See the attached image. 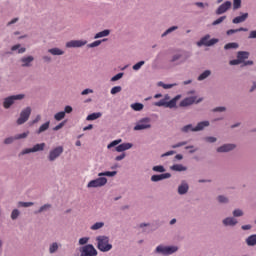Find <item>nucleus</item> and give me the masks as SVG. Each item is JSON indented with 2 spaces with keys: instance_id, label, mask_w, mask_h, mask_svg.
<instances>
[{
  "instance_id": "1",
  "label": "nucleus",
  "mask_w": 256,
  "mask_h": 256,
  "mask_svg": "<svg viewBox=\"0 0 256 256\" xmlns=\"http://www.w3.org/2000/svg\"><path fill=\"white\" fill-rule=\"evenodd\" d=\"M117 175V171H104L99 172L98 177L95 179L90 180L86 187L87 189H101L102 187H105L107 183H109V180L107 177H115Z\"/></svg>"
},
{
  "instance_id": "2",
  "label": "nucleus",
  "mask_w": 256,
  "mask_h": 256,
  "mask_svg": "<svg viewBox=\"0 0 256 256\" xmlns=\"http://www.w3.org/2000/svg\"><path fill=\"white\" fill-rule=\"evenodd\" d=\"M181 94L176 95L174 98L166 94L163 99L154 102V107H165L166 109H177V102L181 99ZM171 99V100H170Z\"/></svg>"
},
{
  "instance_id": "3",
  "label": "nucleus",
  "mask_w": 256,
  "mask_h": 256,
  "mask_svg": "<svg viewBox=\"0 0 256 256\" xmlns=\"http://www.w3.org/2000/svg\"><path fill=\"white\" fill-rule=\"evenodd\" d=\"M115 147V151L117 153H125V151H129V149H133V143L124 142L121 138L113 140L107 145V149L111 151Z\"/></svg>"
},
{
  "instance_id": "4",
  "label": "nucleus",
  "mask_w": 256,
  "mask_h": 256,
  "mask_svg": "<svg viewBox=\"0 0 256 256\" xmlns=\"http://www.w3.org/2000/svg\"><path fill=\"white\" fill-rule=\"evenodd\" d=\"M96 247L101 253H109L113 249V244H111L109 236L107 235H98L95 238Z\"/></svg>"
},
{
  "instance_id": "5",
  "label": "nucleus",
  "mask_w": 256,
  "mask_h": 256,
  "mask_svg": "<svg viewBox=\"0 0 256 256\" xmlns=\"http://www.w3.org/2000/svg\"><path fill=\"white\" fill-rule=\"evenodd\" d=\"M195 90H190L187 92V95H192L184 98L179 103V107H191V105H198V103H201L203 101V98L198 97L195 95Z\"/></svg>"
},
{
  "instance_id": "6",
  "label": "nucleus",
  "mask_w": 256,
  "mask_h": 256,
  "mask_svg": "<svg viewBox=\"0 0 256 256\" xmlns=\"http://www.w3.org/2000/svg\"><path fill=\"white\" fill-rule=\"evenodd\" d=\"M179 251V246L177 245H163L160 244L156 246L154 253L158 255H164V256H169V255H174V253H177Z\"/></svg>"
},
{
  "instance_id": "7",
  "label": "nucleus",
  "mask_w": 256,
  "mask_h": 256,
  "mask_svg": "<svg viewBox=\"0 0 256 256\" xmlns=\"http://www.w3.org/2000/svg\"><path fill=\"white\" fill-rule=\"evenodd\" d=\"M25 94H16L10 95L3 99L2 107L3 109H11V106L15 103V101H23L25 99Z\"/></svg>"
},
{
  "instance_id": "8",
  "label": "nucleus",
  "mask_w": 256,
  "mask_h": 256,
  "mask_svg": "<svg viewBox=\"0 0 256 256\" xmlns=\"http://www.w3.org/2000/svg\"><path fill=\"white\" fill-rule=\"evenodd\" d=\"M32 111L33 110L29 106L24 108L20 112V115H19L18 119L16 120V125H25V123H27L29 121Z\"/></svg>"
},
{
  "instance_id": "9",
  "label": "nucleus",
  "mask_w": 256,
  "mask_h": 256,
  "mask_svg": "<svg viewBox=\"0 0 256 256\" xmlns=\"http://www.w3.org/2000/svg\"><path fill=\"white\" fill-rule=\"evenodd\" d=\"M135 131H145L151 129V118L145 117L138 120L133 128Z\"/></svg>"
},
{
  "instance_id": "10",
  "label": "nucleus",
  "mask_w": 256,
  "mask_h": 256,
  "mask_svg": "<svg viewBox=\"0 0 256 256\" xmlns=\"http://www.w3.org/2000/svg\"><path fill=\"white\" fill-rule=\"evenodd\" d=\"M63 151L64 148L63 146H56L54 148H52L47 156V159L50 163L55 162L56 159H59V157H61V155H63Z\"/></svg>"
},
{
  "instance_id": "11",
  "label": "nucleus",
  "mask_w": 256,
  "mask_h": 256,
  "mask_svg": "<svg viewBox=\"0 0 256 256\" xmlns=\"http://www.w3.org/2000/svg\"><path fill=\"white\" fill-rule=\"evenodd\" d=\"M80 256H97L99 252L93 244H87L79 248Z\"/></svg>"
},
{
  "instance_id": "12",
  "label": "nucleus",
  "mask_w": 256,
  "mask_h": 256,
  "mask_svg": "<svg viewBox=\"0 0 256 256\" xmlns=\"http://www.w3.org/2000/svg\"><path fill=\"white\" fill-rule=\"evenodd\" d=\"M216 43H219V39L213 38L211 39V35L207 34L203 36L200 41L197 42L198 47H213V45H216Z\"/></svg>"
},
{
  "instance_id": "13",
  "label": "nucleus",
  "mask_w": 256,
  "mask_h": 256,
  "mask_svg": "<svg viewBox=\"0 0 256 256\" xmlns=\"http://www.w3.org/2000/svg\"><path fill=\"white\" fill-rule=\"evenodd\" d=\"M34 61H35V57L33 55H25L19 59V65L23 69H29L33 67Z\"/></svg>"
},
{
  "instance_id": "14",
  "label": "nucleus",
  "mask_w": 256,
  "mask_h": 256,
  "mask_svg": "<svg viewBox=\"0 0 256 256\" xmlns=\"http://www.w3.org/2000/svg\"><path fill=\"white\" fill-rule=\"evenodd\" d=\"M89 43L86 39L80 40H70L66 42L65 47L66 49H81V47H85Z\"/></svg>"
},
{
  "instance_id": "15",
  "label": "nucleus",
  "mask_w": 256,
  "mask_h": 256,
  "mask_svg": "<svg viewBox=\"0 0 256 256\" xmlns=\"http://www.w3.org/2000/svg\"><path fill=\"white\" fill-rule=\"evenodd\" d=\"M45 143H37L31 148H25L21 151V155H30V153H39V151H45Z\"/></svg>"
},
{
  "instance_id": "16",
  "label": "nucleus",
  "mask_w": 256,
  "mask_h": 256,
  "mask_svg": "<svg viewBox=\"0 0 256 256\" xmlns=\"http://www.w3.org/2000/svg\"><path fill=\"white\" fill-rule=\"evenodd\" d=\"M237 149V144L226 143L216 148V153H231Z\"/></svg>"
},
{
  "instance_id": "17",
  "label": "nucleus",
  "mask_w": 256,
  "mask_h": 256,
  "mask_svg": "<svg viewBox=\"0 0 256 256\" xmlns=\"http://www.w3.org/2000/svg\"><path fill=\"white\" fill-rule=\"evenodd\" d=\"M222 225L223 227H237V225H239V220L234 218V216H227L222 219Z\"/></svg>"
},
{
  "instance_id": "18",
  "label": "nucleus",
  "mask_w": 256,
  "mask_h": 256,
  "mask_svg": "<svg viewBox=\"0 0 256 256\" xmlns=\"http://www.w3.org/2000/svg\"><path fill=\"white\" fill-rule=\"evenodd\" d=\"M178 195H187L189 193V182L182 180L177 187Z\"/></svg>"
},
{
  "instance_id": "19",
  "label": "nucleus",
  "mask_w": 256,
  "mask_h": 256,
  "mask_svg": "<svg viewBox=\"0 0 256 256\" xmlns=\"http://www.w3.org/2000/svg\"><path fill=\"white\" fill-rule=\"evenodd\" d=\"M165 179H171V173L152 175L150 181H152V183H159V181H163Z\"/></svg>"
},
{
  "instance_id": "20",
  "label": "nucleus",
  "mask_w": 256,
  "mask_h": 256,
  "mask_svg": "<svg viewBox=\"0 0 256 256\" xmlns=\"http://www.w3.org/2000/svg\"><path fill=\"white\" fill-rule=\"evenodd\" d=\"M232 5L233 4L231 3V1L224 2L222 5L218 7V9H216V15H223V13H227V11L231 9Z\"/></svg>"
},
{
  "instance_id": "21",
  "label": "nucleus",
  "mask_w": 256,
  "mask_h": 256,
  "mask_svg": "<svg viewBox=\"0 0 256 256\" xmlns=\"http://www.w3.org/2000/svg\"><path fill=\"white\" fill-rule=\"evenodd\" d=\"M247 19H249V13L240 12V15L235 17L232 20V23H234V25H239V23H245V21H247Z\"/></svg>"
},
{
  "instance_id": "22",
  "label": "nucleus",
  "mask_w": 256,
  "mask_h": 256,
  "mask_svg": "<svg viewBox=\"0 0 256 256\" xmlns=\"http://www.w3.org/2000/svg\"><path fill=\"white\" fill-rule=\"evenodd\" d=\"M47 53H49L53 57H61V56L65 55V50H63L62 48H59V47H52L47 50Z\"/></svg>"
},
{
  "instance_id": "23",
  "label": "nucleus",
  "mask_w": 256,
  "mask_h": 256,
  "mask_svg": "<svg viewBox=\"0 0 256 256\" xmlns=\"http://www.w3.org/2000/svg\"><path fill=\"white\" fill-rule=\"evenodd\" d=\"M10 51L12 53H18V55H23V53H26L27 48L23 47L21 44H15L10 48Z\"/></svg>"
},
{
  "instance_id": "24",
  "label": "nucleus",
  "mask_w": 256,
  "mask_h": 256,
  "mask_svg": "<svg viewBox=\"0 0 256 256\" xmlns=\"http://www.w3.org/2000/svg\"><path fill=\"white\" fill-rule=\"evenodd\" d=\"M59 249H61V244L58 242H52L48 247V253L50 255H55Z\"/></svg>"
},
{
  "instance_id": "25",
  "label": "nucleus",
  "mask_w": 256,
  "mask_h": 256,
  "mask_svg": "<svg viewBox=\"0 0 256 256\" xmlns=\"http://www.w3.org/2000/svg\"><path fill=\"white\" fill-rule=\"evenodd\" d=\"M187 169V166L183 164H173L172 166H170V171H175L176 173H183L187 171Z\"/></svg>"
},
{
  "instance_id": "26",
  "label": "nucleus",
  "mask_w": 256,
  "mask_h": 256,
  "mask_svg": "<svg viewBox=\"0 0 256 256\" xmlns=\"http://www.w3.org/2000/svg\"><path fill=\"white\" fill-rule=\"evenodd\" d=\"M209 125H211L209 120L198 122L195 126L196 133H198L199 131H204L206 127H209Z\"/></svg>"
},
{
  "instance_id": "27",
  "label": "nucleus",
  "mask_w": 256,
  "mask_h": 256,
  "mask_svg": "<svg viewBox=\"0 0 256 256\" xmlns=\"http://www.w3.org/2000/svg\"><path fill=\"white\" fill-rule=\"evenodd\" d=\"M251 54L248 51H238L237 52V59L240 60V62L245 63L247 59H249V56Z\"/></svg>"
},
{
  "instance_id": "28",
  "label": "nucleus",
  "mask_w": 256,
  "mask_h": 256,
  "mask_svg": "<svg viewBox=\"0 0 256 256\" xmlns=\"http://www.w3.org/2000/svg\"><path fill=\"white\" fill-rule=\"evenodd\" d=\"M105 227L104 221H97L90 226V231H101Z\"/></svg>"
},
{
  "instance_id": "29",
  "label": "nucleus",
  "mask_w": 256,
  "mask_h": 256,
  "mask_svg": "<svg viewBox=\"0 0 256 256\" xmlns=\"http://www.w3.org/2000/svg\"><path fill=\"white\" fill-rule=\"evenodd\" d=\"M50 126H51V122H50V121H47V122L43 123V124L36 130L37 135H41V133H45V131H48Z\"/></svg>"
},
{
  "instance_id": "30",
  "label": "nucleus",
  "mask_w": 256,
  "mask_h": 256,
  "mask_svg": "<svg viewBox=\"0 0 256 256\" xmlns=\"http://www.w3.org/2000/svg\"><path fill=\"white\" fill-rule=\"evenodd\" d=\"M111 35V30L105 29L103 31L97 32L94 35V39H103L104 37H109Z\"/></svg>"
},
{
  "instance_id": "31",
  "label": "nucleus",
  "mask_w": 256,
  "mask_h": 256,
  "mask_svg": "<svg viewBox=\"0 0 256 256\" xmlns=\"http://www.w3.org/2000/svg\"><path fill=\"white\" fill-rule=\"evenodd\" d=\"M21 217V210L19 208L12 209L10 213V219L11 221H17Z\"/></svg>"
},
{
  "instance_id": "32",
  "label": "nucleus",
  "mask_w": 256,
  "mask_h": 256,
  "mask_svg": "<svg viewBox=\"0 0 256 256\" xmlns=\"http://www.w3.org/2000/svg\"><path fill=\"white\" fill-rule=\"evenodd\" d=\"M181 133H196V130H195V126H193V124H188V125H185L183 126L181 129H180Z\"/></svg>"
},
{
  "instance_id": "33",
  "label": "nucleus",
  "mask_w": 256,
  "mask_h": 256,
  "mask_svg": "<svg viewBox=\"0 0 256 256\" xmlns=\"http://www.w3.org/2000/svg\"><path fill=\"white\" fill-rule=\"evenodd\" d=\"M212 72L211 70H204L200 75L197 77V81H205V79H209L211 77Z\"/></svg>"
},
{
  "instance_id": "34",
  "label": "nucleus",
  "mask_w": 256,
  "mask_h": 256,
  "mask_svg": "<svg viewBox=\"0 0 256 256\" xmlns=\"http://www.w3.org/2000/svg\"><path fill=\"white\" fill-rule=\"evenodd\" d=\"M52 205L47 203V204H44L42 206H40V208L36 211V214H41V213H47V211H51L52 209Z\"/></svg>"
},
{
  "instance_id": "35",
  "label": "nucleus",
  "mask_w": 256,
  "mask_h": 256,
  "mask_svg": "<svg viewBox=\"0 0 256 256\" xmlns=\"http://www.w3.org/2000/svg\"><path fill=\"white\" fill-rule=\"evenodd\" d=\"M246 244L248 245V247H255L256 234L250 235L248 238H246Z\"/></svg>"
},
{
  "instance_id": "36",
  "label": "nucleus",
  "mask_w": 256,
  "mask_h": 256,
  "mask_svg": "<svg viewBox=\"0 0 256 256\" xmlns=\"http://www.w3.org/2000/svg\"><path fill=\"white\" fill-rule=\"evenodd\" d=\"M107 41V39H102V40H95L92 43L86 44L88 49H95L96 47H99L101 43Z\"/></svg>"
},
{
  "instance_id": "37",
  "label": "nucleus",
  "mask_w": 256,
  "mask_h": 256,
  "mask_svg": "<svg viewBox=\"0 0 256 256\" xmlns=\"http://www.w3.org/2000/svg\"><path fill=\"white\" fill-rule=\"evenodd\" d=\"M245 215V211L241 208H236L232 211V217L237 219V217H243Z\"/></svg>"
},
{
  "instance_id": "38",
  "label": "nucleus",
  "mask_w": 256,
  "mask_h": 256,
  "mask_svg": "<svg viewBox=\"0 0 256 256\" xmlns=\"http://www.w3.org/2000/svg\"><path fill=\"white\" fill-rule=\"evenodd\" d=\"M130 108L133 111H143V109L145 108V105H143V103L136 102V103H132L130 105Z\"/></svg>"
},
{
  "instance_id": "39",
  "label": "nucleus",
  "mask_w": 256,
  "mask_h": 256,
  "mask_svg": "<svg viewBox=\"0 0 256 256\" xmlns=\"http://www.w3.org/2000/svg\"><path fill=\"white\" fill-rule=\"evenodd\" d=\"M101 112H95L86 117V121H95L101 117Z\"/></svg>"
},
{
  "instance_id": "40",
  "label": "nucleus",
  "mask_w": 256,
  "mask_h": 256,
  "mask_svg": "<svg viewBox=\"0 0 256 256\" xmlns=\"http://www.w3.org/2000/svg\"><path fill=\"white\" fill-rule=\"evenodd\" d=\"M157 86L162 87V89H173V87H177V83L165 84L164 82L160 81L157 83Z\"/></svg>"
},
{
  "instance_id": "41",
  "label": "nucleus",
  "mask_w": 256,
  "mask_h": 256,
  "mask_svg": "<svg viewBox=\"0 0 256 256\" xmlns=\"http://www.w3.org/2000/svg\"><path fill=\"white\" fill-rule=\"evenodd\" d=\"M15 141H17L15 136H8V137L4 138L3 145H13L15 143Z\"/></svg>"
},
{
  "instance_id": "42",
  "label": "nucleus",
  "mask_w": 256,
  "mask_h": 256,
  "mask_svg": "<svg viewBox=\"0 0 256 256\" xmlns=\"http://www.w3.org/2000/svg\"><path fill=\"white\" fill-rule=\"evenodd\" d=\"M16 141H21L22 139H27L29 137V131H25L19 134H16L15 136Z\"/></svg>"
},
{
  "instance_id": "43",
  "label": "nucleus",
  "mask_w": 256,
  "mask_h": 256,
  "mask_svg": "<svg viewBox=\"0 0 256 256\" xmlns=\"http://www.w3.org/2000/svg\"><path fill=\"white\" fill-rule=\"evenodd\" d=\"M216 200L218 201V203H221L222 205H227V203H229V198L225 195L217 196Z\"/></svg>"
},
{
  "instance_id": "44",
  "label": "nucleus",
  "mask_w": 256,
  "mask_h": 256,
  "mask_svg": "<svg viewBox=\"0 0 256 256\" xmlns=\"http://www.w3.org/2000/svg\"><path fill=\"white\" fill-rule=\"evenodd\" d=\"M177 29H179V26H172L168 28L165 32H163L161 34V37H167V35H171V33H173V31H177Z\"/></svg>"
},
{
  "instance_id": "45",
  "label": "nucleus",
  "mask_w": 256,
  "mask_h": 256,
  "mask_svg": "<svg viewBox=\"0 0 256 256\" xmlns=\"http://www.w3.org/2000/svg\"><path fill=\"white\" fill-rule=\"evenodd\" d=\"M182 57H183V54L176 53V54L172 55V57L170 59V63H177V61H181Z\"/></svg>"
},
{
  "instance_id": "46",
  "label": "nucleus",
  "mask_w": 256,
  "mask_h": 256,
  "mask_svg": "<svg viewBox=\"0 0 256 256\" xmlns=\"http://www.w3.org/2000/svg\"><path fill=\"white\" fill-rule=\"evenodd\" d=\"M224 49L228 51L229 49H239V44L237 42H231L224 46Z\"/></svg>"
},
{
  "instance_id": "47",
  "label": "nucleus",
  "mask_w": 256,
  "mask_h": 256,
  "mask_svg": "<svg viewBox=\"0 0 256 256\" xmlns=\"http://www.w3.org/2000/svg\"><path fill=\"white\" fill-rule=\"evenodd\" d=\"M152 171H154L155 173H165V166L163 165H156L154 167H152Z\"/></svg>"
},
{
  "instance_id": "48",
  "label": "nucleus",
  "mask_w": 256,
  "mask_h": 256,
  "mask_svg": "<svg viewBox=\"0 0 256 256\" xmlns=\"http://www.w3.org/2000/svg\"><path fill=\"white\" fill-rule=\"evenodd\" d=\"M241 31H247V28L230 29L226 32V35H233L235 33L241 32Z\"/></svg>"
},
{
  "instance_id": "49",
  "label": "nucleus",
  "mask_w": 256,
  "mask_h": 256,
  "mask_svg": "<svg viewBox=\"0 0 256 256\" xmlns=\"http://www.w3.org/2000/svg\"><path fill=\"white\" fill-rule=\"evenodd\" d=\"M64 117H65V112H64V111L57 112V113L54 115L55 121H63V118H64Z\"/></svg>"
},
{
  "instance_id": "50",
  "label": "nucleus",
  "mask_w": 256,
  "mask_h": 256,
  "mask_svg": "<svg viewBox=\"0 0 256 256\" xmlns=\"http://www.w3.org/2000/svg\"><path fill=\"white\" fill-rule=\"evenodd\" d=\"M123 88L121 86H114L111 88L110 93L111 95H117V93H121Z\"/></svg>"
},
{
  "instance_id": "51",
  "label": "nucleus",
  "mask_w": 256,
  "mask_h": 256,
  "mask_svg": "<svg viewBox=\"0 0 256 256\" xmlns=\"http://www.w3.org/2000/svg\"><path fill=\"white\" fill-rule=\"evenodd\" d=\"M143 65H145V61H139L138 63L132 66V69L133 71H139L141 67H143Z\"/></svg>"
},
{
  "instance_id": "52",
  "label": "nucleus",
  "mask_w": 256,
  "mask_h": 256,
  "mask_svg": "<svg viewBox=\"0 0 256 256\" xmlns=\"http://www.w3.org/2000/svg\"><path fill=\"white\" fill-rule=\"evenodd\" d=\"M213 113H225L227 111V107L225 106H218L216 108H213Z\"/></svg>"
},
{
  "instance_id": "53",
  "label": "nucleus",
  "mask_w": 256,
  "mask_h": 256,
  "mask_svg": "<svg viewBox=\"0 0 256 256\" xmlns=\"http://www.w3.org/2000/svg\"><path fill=\"white\" fill-rule=\"evenodd\" d=\"M205 143H217V137L215 136H206L204 138Z\"/></svg>"
},
{
  "instance_id": "54",
  "label": "nucleus",
  "mask_w": 256,
  "mask_h": 256,
  "mask_svg": "<svg viewBox=\"0 0 256 256\" xmlns=\"http://www.w3.org/2000/svg\"><path fill=\"white\" fill-rule=\"evenodd\" d=\"M123 72H120V73H118V74H116L115 76H113L111 79H110V81L112 82V83H115V81H119V80H121V79H123Z\"/></svg>"
},
{
  "instance_id": "55",
  "label": "nucleus",
  "mask_w": 256,
  "mask_h": 256,
  "mask_svg": "<svg viewBox=\"0 0 256 256\" xmlns=\"http://www.w3.org/2000/svg\"><path fill=\"white\" fill-rule=\"evenodd\" d=\"M35 205V203L33 202H18V207H33Z\"/></svg>"
},
{
  "instance_id": "56",
  "label": "nucleus",
  "mask_w": 256,
  "mask_h": 256,
  "mask_svg": "<svg viewBox=\"0 0 256 256\" xmlns=\"http://www.w3.org/2000/svg\"><path fill=\"white\" fill-rule=\"evenodd\" d=\"M186 151H189V153L193 154V153H197V151H199V148L193 146V145H189L185 147Z\"/></svg>"
},
{
  "instance_id": "57",
  "label": "nucleus",
  "mask_w": 256,
  "mask_h": 256,
  "mask_svg": "<svg viewBox=\"0 0 256 256\" xmlns=\"http://www.w3.org/2000/svg\"><path fill=\"white\" fill-rule=\"evenodd\" d=\"M87 243H89V237H82L78 240V244L82 245L83 247H85Z\"/></svg>"
},
{
  "instance_id": "58",
  "label": "nucleus",
  "mask_w": 256,
  "mask_h": 256,
  "mask_svg": "<svg viewBox=\"0 0 256 256\" xmlns=\"http://www.w3.org/2000/svg\"><path fill=\"white\" fill-rule=\"evenodd\" d=\"M227 19V16H222L218 19H216L215 21L212 22V25H221V23L224 22V20Z\"/></svg>"
},
{
  "instance_id": "59",
  "label": "nucleus",
  "mask_w": 256,
  "mask_h": 256,
  "mask_svg": "<svg viewBox=\"0 0 256 256\" xmlns=\"http://www.w3.org/2000/svg\"><path fill=\"white\" fill-rule=\"evenodd\" d=\"M233 9L234 11L241 9V0H233Z\"/></svg>"
},
{
  "instance_id": "60",
  "label": "nucleus",
  "mask_w": 256,
  "mask_h": 256,
  "mask_svg": "<svg viewBox=\"0 0 256 256\" xmlns=\"http://www.w3.org/2000/svg\"><path fill=\"white\" fill-rule=\"evenodd\" d=\"M187 145V141L178 142L172 145V149H179V147H185Z\"/></svg>"
},
{
  "instance_id": "61",
  "label": "nucleus",
  "mask_w": 256,
  "mask_h": 256,
  "mask_svg": "<svg viewBox=\"0 0 256 256\" xmlns=\"http://www.w3.org/2000/svg\"><path fill=\"white\" fill-rule=\"evenodd\" d=\"M175 150H170V151H168V152H165V153H163V154H161V158L163 159V158H165V157H171L172 155H175Z\"/></svg>"
},
{
  "instance_id": "62",
  "label": "nucleus",
  "mask_w": 256,
  "mask_h": 256,
  "mask_svg": "<svg viewBox=\"0 0 256 256\" xmlns=\"http://www.w3.org/2000/svg\"><path fill=\"white\" fill-rule=\"evenodd\" d=\"M125 157H127V154L125 152H121L120 155H118L114 158V161H123V159H125Z\"/></svg>"
},
{
  "instance_id": "63",
  "label": "nucleus",
  "mask_w": 256,
  "mask_h": 256,
  "mask_svg": "<svg viewBox=\"0 0 256 256\" xmlns=\"http://www.w3.org/2000/svg\"><path fill=\"white\" fill-rule=\"evenodd\" d=\"M39 121H41V114H37L35 119H33L31 122H30V125H36V123H39Z\"/></svg>"
},
{
  "instance_id": "64",
  "label": "nucleus",
  "mask_w": 256,
  "mask_h": 256,
  "mask_svg": "<svg viewBox=\"0 0 256 256\" xmlns=\"http://www.w3.org/2000/svg\"><path fill=\"white\" fill-rule=\"evenodd\" d=\"M42 60L44 63H51V61H53V58L49 55H44L42 56Z\"/></svg>"
}]
</instances>
